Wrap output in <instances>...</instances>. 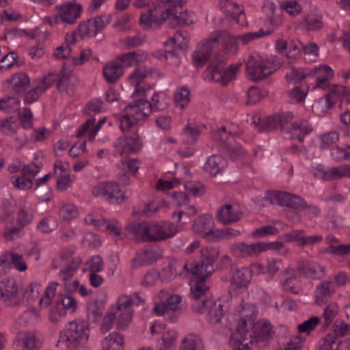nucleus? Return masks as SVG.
Segmentation results:
<instances>
[{"label":"nucleus","instance_id":"nucleus-39","mask_svg":"<svg viewBox=\"0 0 350 350\" xmlns=\"http://www.w3.org/2000/svg\"><path fill=\"white\" fill-rule=\"evenodd\" d=\"M152 111H161L165 109L170 103V97L164 92H154L152 97Z\"/></svg>","mask_w":350,"mask_h":350},{"label":"nucleus","instance_id":"nucleus-41","mask_svg":"<svg viewBox=\"0 0 350 350\" xmlns=\"http://www.w3.org/2000/svg\"><path fill=\"white\" fill-rule=\"evenodd\" d=\"M347 90L345 86L334 85L329 92L325 95L327 109H331L338 100H341Z\"/></svg>","mask_w":350,"mask_h":350},{"label":"nucleus","instance_id":"nucleus-33","mask_svg":"<svg viewBox=\"0 0 350 350\" xmlns=\"http://www.w3.org/2000/svg\"><path fill=\"white\" fill-rule=\"evenodd\" d=\"M122 74V66L118 62H109L104 66L103 75L110 83L116 82Z\"/></svg>","mask_w":350,"mask_h":350},{"label":"nucleus","instance_id":"nucleus-61","mask_svg":"<svg viewBox=\"0 0 350 350\" xmlns=\"http://www.w3.org/2000/svg\"><path fill=\"white\" fill-rule=\"evenodd\" d=\"M340 135L338 133L332 131L321 136V148L325 149L333 145L339 139Z\"/></svg>","mask_w":350,"mask_h":350},{"label":"nucleus","instance_id":"nucleus-29","mask_svg":"<svg viewBox=\"0 0 350 350\" xmlns=\"http://www.w3.org/2000/svg\"><path fill=\"white\" fill-rule=\"evenodd\" d=\"M308 75L317 77V87L325 89L327 85V81L334 77V70L327 65H322L310 71Z\"/></svg>","mask_w":350,"mask_h":350},{"label":"nucleus","instance_id":"nucleus-5","mask_svg":"<svg viewBox=\"0 0 350 350\" xmlns=\"http://www.w3.org/2000/svg\"><path fill=\"white\" fill-rule=\"evenodd\" d=\"M90 330L84 322L71 321L69 326L60 335V340L68 342L69 347H84L88 342Z\"/></svg>","mask_w":350,"mask_h":350},{"label":"nucleus","instance_id":"nucleus-14","mask_svg":"<svg viewBox=\"0 0 350 350\" xmlns=\"http://www.w3.org/2000/svg\"><path fill=\"white\" fill-rule=\"evenodd\" d=\"M334 334H327L323 340L322 350H339L341 341L338 336L350 334V324L344 321H336L334 325Z\"/></svg>","mask_w":350,"mask_h":350},{"label":"nucleus","instance_id":"nucleus-9","mask_svg":"<svg viewBox=\"0 0 350 350\" xmlns=\"http://www.w3.org/2000/svg\"><path fill=\"white\" fill-rule=\"evenodd\" d=\"M206 293L200 299L196 300L191 298L195 303L192 304L193 310L198 313H204L208 311V319L213 323H218L224 314L223 306L220 304L207 300L204 298Z\"/></svg>","mask_w":350,"mask_h":350},{"label":"nucleus","instance_id":"nucleus-35","mask_svg":"<svg viewBox=\"0 0 350 350\" xmlns=\"http://www.w3.org/2000/svg\"><path fill=\"white\" fill-rule=\"evenodd\" d=\"M8 83L13 84V90L17 93L24 92L29 86L30 79L27 75L24 72H19L14 75L11 78L6 80Z\"/></svg>","mask_w":350,"mask_h":350},{"label":"nucleus","instance_id":"nucleus-19","mask_svg":"<svg viewBox=\"0 0 350 350\" xmlns=\"http://www.w3.org/2000/svg\"><path fill=\"white\" fill-rule=\"evenodd\" d=\"M242 216L243 213L238 206L226 204L218 209L216 219L224 225H228L238 221Z\"/></svg>","mask_w":350,"mask_h":350},{"label":"nucleus","instance_id":"nucleus-1","mask_svg":"<svg viewBox=\"0 0 350 350\" xmlns=\"http://www.w3.org/2000/svg\"><path fill=\"white\" fill-rule=\"evenodd\" d=\"M219 252L212 247H203L200 250V260L196 263H185L183 269L198 278L191 287L190 297L198 300L208 291L205 281L214 271L213 264L217 260Z\"/></svg>","mask_w":350,"mask_h":350},{"label":"nucleus","instance_id":"nucleus-60","mask_svg":"<svg viewBox=\"0 0 350 350\" xmlns=\"http://www.w3.org/2000/svg\"><path fill=\"white\" fill-rule=\"evenodd\" d=\"M133 304H134V300L132 297L122 295L119 297L116 308L111 309L116 311L131 310V307Z\"/></svg>","mask_w":350,"mask_h":350},{"label":"nucleus","instance_id":"nucleus-13","mask_svg":"<svg viewBox=\"0 0 350 350\" xmlns=\"http://www.w3.org/2000/svg\"><path fill=\"white\" fill-rule=\"evenodd\" d=\"M265 200L271 204H279L283 206L297 209L303 204L302 198L286 192L269 191L266 193Z\"/></svg>","mask_w":350,"mask_h":350},{"label":"nucleus","instance_id":"nucleus-40","mask_svg":"<svg viewBox=\"0 0 350 350\" xmlns=\"http://www.w3.org/2000/svg\"><path fill=\"white\" fill-rule=\"evenodd\" d=\"M82 262L79 257L73 258L69 265L59 271V276L64 282L72 278Z\"/></svg>","mask_w":350,"mask_h":350},{"label":"nucleus","instance_id":"nucleus-52","mask_svg":"<svg viewBox=\"0 0 350 350\" xmlns=\"http://www.w3.org/2000/svg\"><path fill=\"white\" fill-rule=\"evenodd\" d=\"M278 232V229L274 226L267 225L255 229L252 235L254 239H262L270 235H275Z\"/></svg>","mask_w":350,"mask_h":350},{"label":"nucleus","instance_id":"nucleus-22","mask_svg":"<svg viewBox=\"0 0 350 350\" xmlns=\"http://www.w3.org/2000/svg\"><path fill=\"white\" fill-rule=\"evenodd\" d=\"M18 287L14 279L3 280L0 284V297L3 298L8 305L16 306L20 304L16 300Z\"/></svg>","mask_w":350,"mask_h":350},{"label":"nucleus","instance_id":"nucleus-20","mask_svg":"<svg viewBox=\"0 0 350 350\" xmlns=\"http://www.w3.org/2000/svg\"><path fill=\"white\" fill-rule=\"evenodd\" d=\"M40 166L35 163L27 165L23 168V176L15 177L13 185L20 189H29L32 187L31 179L39 172Z\"/></svg>","mask_w":350,"mask_h":350},{"label":"nucleus","instance_id":"nucleus-30","mask_svg":"<svg viewBox=\"0 0 350 350\" xmlns=\"http://www.w3.org/2000/svg\"><path fill=\"white\" fill-rule=\"evenodd\" d=\"M226 160L220 154L210 157L206 162L204 170L213 176L217 175L226 166Z\"/></svg>","mask_w":350,"mask_h":350},{"label":"nucleus","instance_id":"nucleus-58","mask_svg":"<svg viewBox=\"0 0 350 350\" xmlns=\"http://www.w3.org/2000/svg\"><path fill=\"white\" fill-rule=\"evenodd\" d=\"M292 128L295 132L299 130L301 133L297 135L298 139L301 142H304V136L309 134L312 130V126L306 121H302L300 123H293Z\"/></svg>","mask_w":350,"mask_h":350},{"label":"nucleus","instance_id":"nucleus-21","mask_svg":"<svg viewBox=\"0 0 350 350\" xmlns=\"http://www.w3.org/2000/svg\"><path fill=\"white\" fill-rule=\"evenodd\" d=\"M126 109L131 110V116L134 120L140 121L149 117L152 112V105L147 100L138 99L130 103L127 105Z\"/></svg>","mask_w":350,"mask_h":350},{"label":"nucleus","instance_id":"nucleus-10","mask_svg":"<svg viewBox=\"0 0 350 350\" xmlns=\"http://www.w3.org/2000/svg\"><path fill=\"white\" fill-rule=\"evenodd\" d=\"M56 14L54 20L56 23L74 24L80 17L82 5L75 1L56 6Z\"/></svg>","mask_w":350,"mask_h":350},{"label":"nucleus","instance_id":"nucleus-16","mask_svg":"<svg viewBox=\"0 0 350 350\" xmlns=\"http://www.w3.org/2000/svg\"><path fill=\"white\" fill-rule=\"evenodd\" d=\"M178 3H172L169 8H165L161 13V22H165L167 18L171 19V25L176 23L183 26L193 23L187 10L178 12Z\"/></svg>","mask_w":350,"mask_h":350},{"label":"nucleus","instance_id":"nucleus-59","mask_svg":"<svg viewBox=\"0 0 350 350\" xmlns=\"http://www.w3.org/2000/svg\"><path fill=\"white\" fill-rule=\"evenodd\" d=\"M319 319L317 317H312L309 319L304 321L297 327V329L301 333L309 334L314 330L319 323Z\"/></svg>","mask_w":350,"mask_h":350},{"label":"nucleus","instance_id":"nucleus-48","mask_svg":"<svg viewBox=\"0 0 350 350\" xmlns=\"http://www.w3.org/2000/svg\"><path fill=\"white\" fill-rule=\"evenodd\" d=\"M152 254L153 252L151 250H144L142 252L137 253L136 256L132 259V267L137 269L142 266L148 265Z\"/></svg>","mask_w":350,"mask_h":350},{"label":"nucleus","instance_id":"nucleus-27","mask_svg":"<svg viewBox=\"0 0 350 350\" xmlns=\"http://www.w3.org/2000/svg\"><path fill=\"white\" fill-rule=\"evenodd\" d=\"M334 285L331 281L324 280L319 283L314 291L315 302L321 306L334 293Z\"/></svg>","mask_w":350,"mask_h":350},{"label":"nucleus","instance_id":"nucleus-36","mask_svg":"<svg viewBox=\"0 0 350 350\" xmlns=\"http://www.w3.org/2000/svg\"><path fill=\"white\" fill-rule=\"evenodd\" d=\"M213 226L212 218L210 215H205L198 217L193 225V230L204 239H206V232L211 230Z\"/></svg>","mask_w":350,"mask_h":350},{"label":"nucleus","instance_id":"nucleus-18","mask_svg":"<svg viewBox=\"0 0 350 350\" xmlns=\"http://www.w3.org/2000/svg\"><path fill=\"white\" fill-rule=\"evenodd\" d=\"M297 270L301 275L312 280H321L325 275L324 267L310 260H302L298 262Z\"/></svg>","mask_w":350,"mask_h":350},{"label":"nucleus","instance_id":"nucleus-24","mask_svg":"<svg viewBox=\"0 0 350 350\" xmlns=\"http://www.w3.org/2000/svg\"><path fill=\"white\" fill-rule=\"evenodd\" d=\"M17 338L25 350H40L42 348V340L36 331L20 332Z\"/></svg>","mask_w":350,"mask_h":350},{"label":"nucleus","instance_id":"nucleus-63","mask_svg":"<svg viewBox=\"0 0 350 350\" xmlns=\"http://www.w3.org/2000/svg\"><path fill=\"white\" fill-rule=\"evenodd\" d=\"M18 118L25 129L32 127L33 114L29 109L25 107L21 111H19Z\"/></svg>","mask_w":350,"mask_h":350},{"label":"nucleus","instance_id":"nucleus-50","mask_svg":"<svg viewBox=\"0 0 350 350\" xmlns=\"http://www.w3.org/2000/svg\"><path fill=\"white\" fill-rule=\"evenodd\" d=\"M139 22L144 25V29H148L151 26L152 23H154L157 25H161L163 22H161V16L159 17L154 13V11L149 10V14H142L140 16Z\"/></svg>","mask_w":350,"mask_h":350},{"label":"nucleus","instance_id":"nucleus-31","mask_svg":"<svg viewBox=\"0 0 350 350\" xmlns=\"http://www.w3.org/2000/svg\"><path fill=\"white\" fill-rule=\"evenodd\" d=\"M124 336L118 332H112L103 342V350H124Z\"/></svg>","mask_w":350,"mask_h":350},{"label":"nucleus","instance_id":"nucleus-49","mask_svg":"<svg viewBox=\"0 0 350 350\" xmlns=\"http://www.w3.org/2000/svg\"><path fill=\"white\" fill-rule=\"evenodd\" d=\"M174 98L176 106L183 109L190 100V92L183 87L176 92Z\"/></svg>","mask_w":350,"mask_h":350},{"label":"nucleus","instance_id":"nucleus-12","mask_svg":"<svg viewBox=\"0 0 350 350\" xmlns=\"http://www.w3.org/2000/svg\"><path fill=\"white\" fill-rule=\"evenodd\" d=\"M247 321L241 318L238 323L237 329L230 339V345L233 350H250L249 344L252 342V335L246 329Z\"/></svg>","mask_w":350,"mask_h":350},{"label":"nucleus","instance_id":"nucleus-62","mask_svg":"<svg viewBox=\"0 0 350 350\" xmlns=\"http://www.w3.org/2000/svg\"><path fill=\"white\" fill-rule=\"evenodd\" d=\"M332 158L336 161H342L350 159V152L347 149V146L345 148L336 146L330 150Z\"/></svg>","mask_w":350,"mask_h":350},{"label":"nucleus","instance_id":"nucleus-55","mask_svg":"<svg viewBox=\"0 0 350 350\" xmlns=\"http://www.w3.org/2000/svg\"><path fill=\"white\" fill-rule=\"evenodd\" d=\"M113 311L116 312V317H118L117 327L118 329H124L126 328L132 319L131 310Z\"/></svg>","mask_w":350,"mask_h":350},{"label":"nucleus","instance_id":"nucleus-8","mask_svg":"<svg viewBox=\"0 0 350 350\" xmlns=\"http://www.w3.org/2000/svg\"><path fill=\"white\" fill-rule=\"evenodd\" d=\"M92 193L95 196L106 198L111 204H121L127 199L116 182L100 183L93 189Z\"/></svg>","mask_w":350,"mask_h":350},{"label":"nucleus","instance_id":"nucleus-38","mask_svg":"<svg viewBox=\"0 0 350 350\" xmlns=\"http://www.w3.org/2000/svg\"><path fill=\"white\" fill-rule=\"evenodd\" d=\"M180 350H204L202 340L198 335L189 334L182 341Z\"/></svg>","mask_w":350,"mask_h":350},{"label":"nucleus","instance_id":"nucleus-57","mask_svg":"<svg viewBox=\"0 0 350 350\" xmlns=\"http://www.w3.org/2000/svg\"><path fill=\"white\" fill-rule=\"evenodd\" d=\"M146 41V37L142 34L134 36H128L122 40L124 46L128 49H133L142 46Z\"/></svg>","mask_w":350,"mask_h":350},{"label":"nucleus","instance_id":"nucleus-3","mask_svg":"<svg viewBox=\"0 0 350 350\" xmlns=\"http://www.w3.org/2000/svg\"><path fill=\"white\" fill-rule=\"evenodd\" d=\"M245 65L248 79L254 81H259L273 74L280 67L281 63L271 62L254 53L248 57Z\"/></svg>","mask_w":350,"mask_h":350},{"label":"nucleus","instance_id":"nucleus-44","mask_svg":"<svg viewBox=\"0 0 350 350\" xmlns=\"http://www.w3.org/2000/svg\"><path fill=\"white\" fill-rule=\"evenodd\" d=\"M152 72V70L151 68L143 66L135 68L133 72L130 75V81L137 87L135 92L139 91L138 88L139 83L148 75L151 74Z\"/></svg>","mask_w":350,"mask_h":350},{"label":"nucleus","instance_id":"nucleus-64","mask_svg":"<svg viewBox=\"0 0 350 350\" xmlns=\"http://www.w3.org/2000/svg\"><path fill=\"white\" fill-rule=\"evenodd\" d=\"M299 44V42H295L294 40H288L287 52L285 56L288 59H296L298 58L301 55Z\"/></svg>","mask_w":350,"mask_h":350},{"label":"nucleus","instance_id":"nucleus-32","mask_svg":"<svg viewBox=\"0 0 350 350\" xmlns=\"http://www.w3.org/2000/svg\"><path fill=\"white\" fill-rule=\"evenodd\" d=\"M342 177H350V166L341 165L327 171H323V179L327 181L338 180Z\"/></svg>","mask_w":350,"mask_h":350},{"label":"nucleus","instance_id":"nucleus-15","mask_svg":"<svg viewBox=\"0 0 350 350\" xmlns=\"http://www.w3.org/2000/svg\"><path fill=\"white\" fill-rule=\"evenodd\" d=\"M293 114L289 111L270 116L262 121L258 131L261 132H269L279 128L282 129L286 124L293 120Z\"/></svg>","mask_w":350,"mask_h":350},{"label":"nucleus","instance_id":"nucleus-37","mask_svg":"<svg viewBox=\"0 0 350 350\" xmlns=\"http://www.w3.org/2000/svg\"><path fill=\"white\" fill-rule=\"evenodd\" d=\"M253 338L256 342L267 340L272 334L271 327L269 323H255L253 325Z\"/></svg>","mask_w":350,"mask_h":350},{"label":"nucleus","instance_id":"nucleus-11","mask_svg":"<svg viewBox=\"0 0 350 350\" xmlns=\"http://www.w3.org/2000/svg\"><path fill=\"white\" fill-rule=\"evenodd\" d=\"M110 22L111 16L109 15L97 16L92 19L80 23L74 33L79 35L81 39L85 36L94 37Z\"/></svg>","mask_w":350,"mask_h":350},{"label":"nucleus","instance_id":"nucleus-7","mask_svg":"<svg viewBox=\"0 0 350 350\" xmlns=\"http://www.w3.org/2000/svg\"><path fill=\"white\" fill-rule=\"evenodd\" d=\"M169 44H172L174 49L166 50L164 52L163 58L167 64L178 66L181 62V57L185 55L188 48V40L180 31H177L174 36L170 37L168 41L165 42L166 46Z\"/></svg>","mask_w":350,"mask_h":350},{"label":"nucleus","instance_id":"nucleus-23","mask_svg":"<svg viewBox=\"0 0 350 350\" xmlns=\"http://www.w3.org/2000/svg\"><path fill=\"white\" fill-rule=\"evenodd\" d=\"M143 146L142 140L136 132L124 139H119L118 142L115 145L120 149L122 155L124 152H137L139 151Z\"/></svg>","mask_w":350,"mask_h":350},{"label":"nucleus","instance_id":"nucleus-4","mask_svg":"<svg viewBox=\"0 0 350 350\" xmlns=\"http://www.w3.org/2000/svg\"><path fill=\"white\" fill-rule=\"evenodd\" d=\"M227 58L225 55L217 54L207 67V76L216 82L226 85L234 77L241 64H231L227 68Z\"/></svg>","mask_w":350,"mask_h":350},{"label":"nucleus","instance_id":"nucleus-28","mask_svg":"<svg viewBox=\"0 0 350 350\" xmlns=\"http://www.w3.org/2000/svg\"><path fill=\"white\" fill-rule=\"evenodd\" d=\"M213 48L210 38L204 44L198 46L197 50L193 53V64L196 67L203 66L209 59Z\"/></svg>","mask_w":350,"mask_h":350},{"label":"nucleus","instance_id":"nucleus-25","mask_svg":"<svg viewBox=\"0 0 350 350\" xmlns=\"http://www.w3.org/2000/svg\"><path fill=\"white\" fill-rule=\"evenodd\" d=\"M181 299L182 297L179 295H172L165 301L156 304L154 311L158 315L166 316L171 319L172 314L178 308Z\"/></svg>","mask_w":350,"mask_h":350},{"label":"nucleus","instance_id":"nucleus-56","mask_svg":"<svg viewBox=\"0 0 350 350\" xmlns=\"http://www.w3.org/2000/svg\"><path fill=\"white\" fill-rule=\"evenodd\" d=\"M185 187L187 191L190 192L194 197L202 196L206 191L205 186L201 182L186 183Z\"/></svg>","mask_w":350,"mask_h":350},{"label":"nucleus","instance_id":"nucleus-47","mask_svg":"<svg viewBox=\"0 0 350 350\" xmlns=\"http://www.w3.org/2000/svg\"><path fill=\"white\" fill-rule=\"evenodd\" d=\"M56 304L65 312L67 310L70 313L75 312L78 306L77 300L71 295L62 296V297L57 301Z\"/></svg>","mask_w":350,"mask_h":350},{"label":"nucleus","instance_id":"nucleus-2","mask_svg":"<svg viewBox=\"0 0 350 350\" xmlns=\"http://www.w3.org/2000/svg\"><path fill=\"white\" fill-rule=\"evenodd\" d=\"M128 230L143 241L157 243L174 237L178 232V226L172 222L153 223L142 221L127 226Z\"/></svg>","mask_w":350,"mask_h":350},{"label":"nucleus","instance_id":"nucleus-6","mask_svg":"<svg viewBox=\"0 0 350 350\" xmlns=\"http://www.w3.org/2000/svg\"><path fill=\"white\" fill-rule=\"evenodd\" d=\"M213 138L221 142L222 148L232 159H236L245 153V150L237 142L235 134L228 133L225 126L213 131Z\"/></svg>","mask_w":350,"mask_h":350},{"label":"nucleus","instance_id":"nucleus-51","mask_svg":"<svg viewBox=\"0 0 350 350\" xmlns=\"http://www.w3.org/2000/svg\"><path fill=\"white\" fill-rule=\"evenodd\" d=\"M78 210L73 204H67L62 206L59 210V216L62 220L69 221L78 216Z\"/></svg>","mask_w":350,"mask_h":350},{"label":"nucleus","instance_id":"nucleus-54","mask_svg":"<svg viewBox=\"0 0 350 350\" xmlns=\"http://www.w3.org/2000/svg\"><path fill=\"white\" fill-rule=\"evenodd\" d=\"M338 312V306L336 303H330L327 305L323 312L324 325L325 326H329L334 318L336 316Z\"/></svg>","mask_w":350,"mask_h":350},{"label":"nucleus","instance_id":"nucleus-42","mask_svg":"<svg viewBox=\"0 0 350 350\" xmlns=\"http://www.w3.org/2000/svg\"><path fill=\"white\" fill-rule=\"evenodd\" d=\"M200 134V129L196 124H188L184 128L181 135L186 144H193L197 142Z\"/></svg>","mask_w":350,"mask_h":350},{"label":"nucleus","instance_id":"nucleus-34","mask_svg":"<svg viewBox=\"0 0 350 350\" xmlns=\"http://www.w3.org/2000/svg\"><path fill=\"white\" fill-rule=\"evenodd\" d=\"M105 310L104 304L98 300L89 302L87 305V315L89 321L96 323L102 318Z\"/></svg>","mask_w":350,"mask_h":350},{"label":"nucleus","instance_id":"nucleus-45","mask_svg":"<svg viewBox=\"0 0 350 350\" xmlns=\"http://www.w3.org/2000/svg\"><path fill=\"white\" fill-rule=\"evenodd\" d=\"M176 332L169 330L165 332L161 341H159L160 350H174L176 343Z\"/></svg>","mask_w":350,"mask_h":350},{"label":"nucleus","instance_id":"nucleus-26","mask_svg":"<svg viewBox=\"0 0 350 350\" xmlns=\"http://www.w3.org/2000/svg\"><path fill=\"white\" fill-rule=\"evenodd\" d=\"M213 46L217 43H224L226 50L231 53H236L239 48V39L237 36H230L226 31H221L210 38Z\"/></svg>","mask_w":350,"mask_h":350},{"label":"nucleus","instance_id":"nucleus-43","mask_svg":"<svg viewBox=\"0 0 350 350\" xmlns=\"http://www.w3.org/2000/svg\"><path fill=\"white\" fill-rule=\"evenodd\" d=\"M18 128L17 120L14 116L0 120V131L6 135H12L16 133Z\"/></svg>","mask_w":350,"mask_h":350},{"label":"nucleus","instance_id":"nucleus-53","mask_svg":"<svg viewBox=\"0 0 350 350\" xmlns=\"http://www.w3.org/2000/svg\"><path fill=\"white\" fill-rule=\"evenodd\" d=\"M304 22L306 24V29L308 31H318L323 28V22L322 21V16H305Z\"/></svg>","mask_w":350,"mask_h":350},{"label":"nucleus","instance_id":"nucleus-17","mask_svg":"<svg viewBox=\"0 0 350 350\" xmlns=\"http://www.w3.org/2000/svg\"><path fill=\"white\" fill-rule=\"evenodd\" d=\"M230 288L237 292L245 290L252 278V273L250 269L243 267L231 269Z\"/></svg>","mask_w":350,"mask_h":350},{"label":"nucleus","instance_id":"nucleus-46","mask_svg":"<svg viewBox=\"0 0 350 350\" xmlns=\"http://www.w3.org/2000/svg\"><path fill=\"white\" fill-rule=\"evenodd\" d=\"M20 100L14 97L8 96L0 100V110L6 113H13L18 110Z\"/></svg>","mask_w":350,"mask_h":350}]
</instances>
